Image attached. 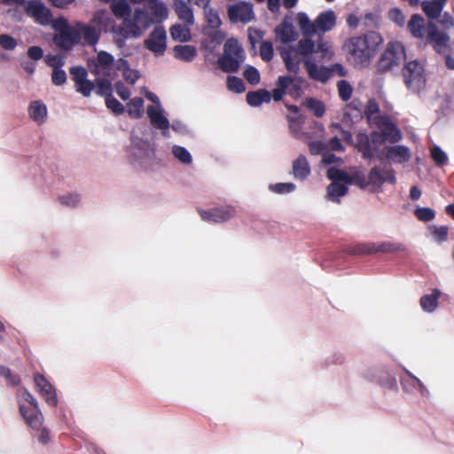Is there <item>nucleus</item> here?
I'll list each match as a JSON object with an SVG mask.
<instances>
[{
    "label": "nucleus",
    "instance_id": "nucleus-23",
    "mask_svg": "<svg viewBox=\"0 0 454 454\" xmlns=\"http://www.w3.org/2000/svg\"><path fill=\"white\" fill-rule=\"evenodd\" d=\"M344 120L357 122L364 117V106L360 99L354 98L345 107Z\"/></svg>",
    "mask_w": 454,
    "mask_h": 454
},
{
    "label": "nucleus",
    "instance_id": "nucleus-59",
    "mask_svg": "<svg viewBox=\"0 0 454 454\" xmlns=\"http://www.w3.org/2000/svg\"><path fill=\"white\" fill-rule=\"evenodd\" d=\"M70 74L73 75V80L76 84L87 79V70L82 67H73L70 68Z\"/></svg>",
    "mask_w": 454,
    "mask_h": 454
},
{
    "label": "nucleus",
    "instance_id": "nucleus-5",
    "mask_svg": "<svg viewBox=\"0 0 454 454\" xmlns=\"http://www.w3.org/2000/svg\"><path fill=\"white\" fill-rule=\"evenodd\" d=\"M387 142L381 131L373 130L370 136L365 132H358L356 137L355 147L365 160H372L378 152V145Z\"/></svg>",
    "mask_w": 454,
    "mask_h": 454
},
{
    "label": "nucleus",
    "instance_id": "nucleus-32",
    "mask_svg": "<svg viewBox=\"0 0 454 454\" xmlns=\"http://www.w3.org/2000/svg\"><path fill=\"white\" fill-rule=\"evenodd\" d=\"M28 114L35 121L43 123L47 116L46 106L40 100L33 101L28 107Z\"/></svg>",
    "mask_w": 454,
    "mask_h": 454
},
{
    "label": "nucleus",
    "instance_id": "nucleus-46",
    "mask_svg": "<svg viewBox=\"0 0 454 454\" xmlns=\"http://www.w3.org/2000/svg\"><path fill=\"white\" fill-rule=\"evenodd\" d=\"M307 108L311 110L315 116L317 117H322L325 112V105L322 101L317 100L313 98H309L306 100L305 103Z\"/></svg>",
    "mask_w": 454,
    "mask_h": 454
},
{
    "label": "nucleus",
    "instance_id": "nucleus-13",
    "mask_svg": "<svg viewBox=\"0 0 454 454\" xmlns=\"http://www.w3.org/2000/svg\"><path fill=\"white\" fill-rule=\"evenodd\" d=\"M167 35L163 27L158 26L151 32L148 39L145 41L146 49L155 55H162L166 51Z\"/></svg>",
    "mask_w": 454,
    "mask_h": 454
},
{
    "label": "nucleus",
    "instance_id": "nucleus-11",
    "mask_svg": "<svg viewBox=\"0 0 454 454\" xmlns=\"http://www.w3.org/2000/svg\"><path fill=\"white\" fill-rule=\"evenodd\" d=\"M25 12L35 22L46 26L51 21V12L41 0H29L26 3Z\"/></svg>",
    "mask_w": 454,
    "mask_h": 454
},
{
    "label": "nucleus",
    "instance_id": "nucleus-41",
    "mask_svg": "<svg viewBox=\"0 0 454 454\" xmlns=\"http://www.w3.org/2000/svg\"><path fill=\"white\" fill-rule=\"evenodd\" d=\"M287 76H279L277 81V87L272 90L271 98L276 101L278 102L282 100L285 94H286L287 90V84L286 82H288Z\"/></svg>",
    "mask_w": 454,
    "mask_h": 454
},
{
    "label": "nucleus",
    "instance_id": "nucleus-12",
    "mask_svg": "<svg viewBox=\"0 0 454 454\" xmlns=\"http://www.w3.org/2000/svg\"><path fill=\"white\" fill-rule=\"evenodd\" d=\"M19 410L26 424L34 430H39L43 425V415L38 403L26 405L19 402Z\"/></svg>",
    "mask_w": 454,
    "mask_h": 454
},
{
    "label": "nucleus",
    "instance_id": "nucleus-33",
    "mask_svg": "<svg viewBox=\"0 0 454 454\" xmlns=\"http://www.w3.org/2000/svg\"><path fill=\"white\" fill-rule=\"evenodd\" d=\"M441 296V292L434 289L432 294H425L420 298L419 303L422 309L426 312H434L438 307V300Z\"/></svg>",
    "mask_w": 454,
    "mask_h": 454
},
{
    "label": "nucleus",
    "instance_id": "nucleus-6",
    "mask_svg": "<svg viewBox=\"0 0 454 454\" xmlns=\"http://www.w3.org/2000/svg\"><path fill=\"white\" fill-rule=\"evenodd\" d=\"M404 83L412 91H419L426 83L424 67L418 60L407 62L403 70Z\"/></svg>",
    "mask_w": 454,
    "mask_h": 454
},
{
    "label": "nucleus",
    "instance_id": "nucleus-34",
    "mask_svg": "<svg viewBox=\"0 0 454 454\" xmlns=\"http://www.w3.org/2000/svg\"><path fill=\"white\" fill-rule=\"evenodd\" d=\"M173 51L176 59L186 62L192 61L197 55L196 48L192 45H176Z\"/></svg>",
    "mask_w": 454,
    "mask_h": 454
},
{
    "label": "nucleus",
    "instance_id": "nucleus-58",
    "mask_svg": "<svg viewBox=\"0 0 454 454\" xmlns=\"http://www.w3.org/2000/svg\"><path fill=\"white\" fill-rule=\"evenodd\" d=\"M52 27L57 32V34H61L62 32H66L73 28L68 24V21L66 18L60 17L52 20Z\"/></svg>",
    "mask_w": 454,
    "mask_h": 454
},
{
    "label": "nucleus",
    "instance_id": "nucleus-16",
    "mask_svg": "<svg viewBox=\"0 0 454 454\" xmlns=\"http://www.w3.org/2000/svg\"><path fill=\"white\" fill-rule=\"evenodd\" d=\"M373 125L380 129L387 141L395 143L402 138L399 129L387 115L379 116Z\"/></svg>",
    "mask_w": 454,
    "mask_h": 454
},
{
    "label": "nucleus",
    "instance_id": "nucleus-53",
    "mask_svg": "<svg viewBox=\"0 0 454 454\" xmlns=\"http://www.w3.org/2000/svg\"><path fill=\"white\" fill-rule=\"evenodd\" d=\"M430 230L431 234L434 236L437 242L442 243L447 240L449 232V228L447 226H432Z\"/></svg>",
    "mask_w": 454,
    "mask_h": 454
},
{
    "label": "nucleus",
    "instance_id": "nucleus-4",
    "mask_svg": "<svg viewBox=\"0 0 454 454\" xmlns=\"http://www.w3.org/2000/svg\"><path fill=\"white\" fill-rule=\"evenodd\" d=\"M405 59L406 52L404 45L397 41L389 42L378 60L376 67L380 73H386L395 67H399Z\"/></svg>",
    "mask_w": 454,
    "mask_h": 454
},
{
    "label": "nucleus",
    "instance_id": "nucleus-2",
    "mask_svg": "<svg viewBox=\"0 0 454 454\" xmlns=\"http://www.w3.org/2000/svg\"><path fill=\"white\" fill-rule=\"evenodd\" d=\"M407 29L424 46L431 45L438 54H445L449 49L450 35L439 30L434 22L426 25L425 19L420 14H413L407 24Z\"/></svg>",
    "mask_w": 454,
    "mask_h": 454
},
{
    "label": "nucleus",
    "instance_id": "nucleus-31",
    "mask_svg": "<svg viewBox=\"0 0 454 454\" xmlns=\"http://www.w3.org/2000/svg\"><path fill=\"white\" fill-rule=\"evenodd\" d=\"M247 102L251 106H259L263 102L269 103L271 99L270 93L265 90L261 89L255 91H249L247 94Z\"/></svg>",
    "mask_w": 454,
    "mask_h": 454
},
{
    "label": "nucleus",
    "instance_id": "nucleus-10",
    "mask_svg": "<svg viewBox=\"0 0 454 454\" xmlns=\"http://www.w3.org/2000/svg\"><path fill=\"white\" fill-rule=\"evenodd\" d=\"M227 14L232 23H249L254 20V7L251 3L239 2L228 6Z\"/></svg>",
    "mask_w": 454,
    "mask_h": 454
},
{
    "label": "nucleus",
    "instance_id": "nucleus-9",
    "mask_svg": "<svg viewBox=\"0 0 454 454\" xmlns=\"http://www.w3.org/2000/svg\"><path fill=\"white\" fill-rule=\"evenodd\" d=\"M386 182L395 184L396 178L393 169H384L380 167L371 168L367 176L368 191L379 192Z\"/></svg>",
    "mask_w": 454,
    "mask_h": 454
},
{
    "label": "nucleus",
    "instance_id": "nucleus-7",
    "mask_svg": "<svg viewBox=\"0 0 454 454\" xmlns=\"http://www.w3.org/2000/svg\"><path fill=\"white\" fill-rule=\"evenodd\" d=\"M405 247L400 243L383 241L379 243L356 244L349 248L348 253L355 255H364L374 253H396L404 251Z\"/></svg>",
    "mask_w": 454,
    "mask_h": 454
},
{
    "label": "nucleus",
    "instance_id": "nucleus-28",
    "mask_svg": "<svg viewBox=\"0 0 454 454\" xmlns=\"http://www.w3.org/2000/svg\"><path fill=\"white\" fill-rule=\"evenodd\" d=\"M147 115L153 126L160 129H168L169 127L168 120L163 115L160 109L154 106H148Z\"/></svg>",
    "mask_w": 454,
    "mask_h": 454
},
{
    "label": "nucleus",
    "instance_id": "nucleus-35",
    "mask_svg": "<svg viewBox=\"0 0 454 454\" xmlns=\"http://www.w3.org/2000/svg\"><path fill=\"white\" fill-rule=\"evenodd\" d=\"M169 32L172 39L176 42H189L192 38L190 28L187 25L175 24L170 27Z\"/></svg>",
    "mask_w": 454,
    "mask_h": 454
},
{
    "label": "nucleus",
    "instance_id": "nucleus-50",
    "mask_svg": "<svg viewBox=\"0 0 454 454\" xmlns=\"http://www.w3.org/2000/svg\"><path fill=\"white\" fill-rule=\"evenodd\" d=\"M270 190L278 194L289 193L294 191L295 184L293 183H278L270 185Z\"/></svg>",
    "mask_w": 454,
    "mask_h": 454
},
{
    "label": "nucleus",
    "instance_id": "nucleus-57",
    "mask_svg": "<svg viewBox=\"0 0 454 454\" xmlns=\"http://www.w3.org/2000/svg\"><path fill=\"white\" fill-rule=\"evenodd\" d=\"M327 177L333 182L341 181L346 184L348 173L335 168H330L327 170Z\"/></svg>",
    "mask_w": 454,
    "mask_h": 454
},
{
    "label": "nucleus",
    "instance_id": "nucleus-45",
    "mask_svg": "<svg viewBox=\"0 0 454 454\" xmlns=\"http://www.w3.org/2000/svg\"><path fill=\"white\" fill-rule=\"evenodd\" d=\"M339 97L342 101H348L353 93V88L347 80H340L337 82Z\"/></svg>",
    "mask_w": 454,
    "mask_h": 454
},
{
    "label": "nucleus",
    "instance_id": "nucleus-47",
    "mask_svg": "<svg viewBox=\"0 0 454 454\" xmlns=\"http://www.w3.org/2000/svg\"><path fill=\"white\" fill-rule=\"evenodd\" d=\"M227 88L229 90L233 91L235 93H242L246 90V85L244 81L237 76H228Z\"/></svg>",
    "mask_w": 454,
    "mask_h": 454
},
{
    "label": "nucleus",
    "instance_id": "nucleus-63",
    "mask_svg": "<svg viewBox=\"0 0 454 454\" xmlns=\"http://www.w3.org/2000/svg\"><path fill=\"white\" fill-rule=\"evenodd\" d=\"M207 20L208 25L213 28H217L222 24L218 12L213 9L207 12Z\"/></svg>",
    "mask_w": 454,
    "mask_h": 454
},
{
    "label": "nucleus",
    "instance_id": "nucleus-17",
    "mask_svg": "<svg viewBox=\"0 0 454 454\" xmlns=\"http://www.w3.org/2000/svg\"><path fill=\"white\" fill-rule=\"evenodd\" d=\"M76 33L79 37V43L82 38L83 39V44L94 46L98 43L100 38V28H97L94 25L84 24L82 22H76L74 24Z\"/></svg>",
    "mask_w": 454,
    "mask_h": 454
},
{
    "label": "nucleus",
    "instance_id": "nucleus-62",
    "mask_svg": "<svg viewBox=\"0 0 454 454\" xmlns=\"http://www.w3.org/2000/svg\"><path fill=\"white\" fill-rule=\"evenodd\" d=\"M52 83L60 86L63 85L67 81V74L66 72L60 68H56L52 70L51 74Z\"/></svg>",
    "mask_w": 454,
    "mask_h": 454
},
{
    "label": "nucleus",
    "instance_id": "nucleus-43",
    "mask_svg": "<svg viewBox=\"0 0 454 454\" xmlns=\"http://www.w3.org/2000/svg\"><path fill=\"white\" fill-rule=\"evenodd\" d=\"M96 93L99 96L107 98L112 95V83L108 79L98 78L95 82Z\"/></svg>",
    "mask_w": 454,
    "mask_h": 454
},
{
    "label": "nucleus",
    "instance_id": "nucleus-14",
    "mask_svg": "<svg viewBox=\"0 0 454 454\" xmlns=\"http://www.w3.org/2000/svg\"><path fill=\"white\" fill-rule=\"evenodd\" d=\"M34 381L35 384L36 390L39 392L40 395L45 400L48 405L51 407H56L58 405V398L56 394V389L47 380V379L40 374H34Z\"/></svg>",
    "mask_w": 454,
    "mask_h": 454
},
{
    "label": "nucleus",
    "instance_id": "nucleus-1",
    "mask_svg": "<svg viewBox=\"0 0 454 454\" xmlns=\"http://www.w3.org/2000/svg\"><path fill=\"white\" fill-rule=\"evenodd\" d=\"M383 43L381 35L374 31L352 36L343 44V51L348 62L356 67H366L376 55L379 46Z\"/></svg>",
    "mask_w": 454,
    "mask_h": 454
},
{
    "label": "nucleus",
    "instance_id": "nucleus-3",
    "mask_svg": "<svg viewBox=\"0 0 454 454\" xmlns=\"http://www.w3.org/2000/svg\"><path fill=\"white\" fill-rule=\"evenodd\" d=\"M244 59V50L238 40L227 39L223 45V54L218 59L220 68L225 73L238 72Z\"/></svg>",
    "mask_w": 454,
    "mask_h": 454
},
{
    "label": "nucleus",
    "instance_id": "nucleus-20",
    "mask_svg": "<svg viewBox=\"0 0 454 454\" xmlns=\"http://www.w3.org/2000/svg\"><path fill=\"white\" fill-rule=\"evenodd\" d=\"M278 51L287 71L297 74L300 71V64L301 62L302 56L294 47H281L278 48Z\"/></svg>",
    "mask_w": 454,
    "mask_h": 454
},
{
    "label": "nucleus",
    "instance_id": "nucleus-29",
    "mask_svg": "<svg viewBox=\"0 0 454 454\" xmlns=\"http://www.w3.org/2000/svg\"><path fill=\"white\" fill-rule=\"evenodd\" d=\"M175 12L179 20H183L185 25L191 26L194 22L192 10L183 0H176L174 4Z\"/></svg>",
    "mask_w": 454,
    "mask_h": 454
},
{
    "label": "nucleus",
    "instance_id": "nucleus-55",
    "mask_svg": "<svg viewBox=\"0 0 454 454\" xmlns=\"http://www.w3.org/2000/svg\"><path fill=\"white\" fill-rule=\"evenodd\" d=\"M244 77L246 78V80L252 85H256L259 83L260 82V74H259V71L252 67V66H248L245 71H244Z\"/></svg>",
    "mask_w": 454,
    "mask_h": 454
},
{
    "label": "nucleus",
    "instance_id": "nucleus-18",
    "mask_svg": "<svg viewBox=\"0 0 454 454\" xmlns=\"http://www.w3.org/2000/svg\"><path fill=\"white\" fill-rule=\"evenodd\" d=\"M200 215L205 221L218 223L232 218L235 215V209L231 207H215L209 210H200Z\"/></svg>",
    "mask_w": 454,
    "mask_h": 454
},
{
    "label": "nucleus",
    "instance_id": "nucleus-40",
    "mask_svg": "<svg viewBox=\"0 0 454 454\" xmlns=\"http://www.w3.org/2000/svg\"><path fill=\"white\" fill-rule=\"evenodd\" d=\"M289 79L288 82H286L287 84V90L286 93L291 95L292 97H300L302 93V83L305 82V80L301 77H292L289 75H286Z\"/></svg>",
    "mask_w": 454,
    "mask_h": 454
},
{
    "label": "nucleus",
    "instance_id": "nucleus-52",
    "mask_svg": "<svg viewBox=\"0 0 454 454\" xmlns=\"http://www.w3.org/2000/svg\"><path fill=\"white\" fill-rule=\"evenodd\" d=\"M172 151L175 157L181 162L184 164H190L192 162V155L184 147L175 145Z\"/></svg>",
    "mask_w": 454,
    "mask_h": 454
},
{
    "label": "nucleus",
    "instance_id": "nucleus-39",
    "mask_svg": "<svg viewBox=\"0 0 454 454\" xmlns=\"http://www.w3.org/2000/svg\"><path fill=\"white\" fill-rule=\"evenodd\" d=\"M315 45L316 44L311 38H303L298 42L297 46L294 48L304 58V59H311V55L315 51Z\"/></svg>",
    "mask_w": 454,
    "mask_h": 454
},
{
    "label": "nucleus",
    "instance_id": "nucleus-48",
    "mask_svg": "<svg viewBox=\"0 0 454 454\" xmlns=\"http://www.w3.org/2000/svg\"><path fill=\"white\" fill-rule=\"evenodd\" d=\"M414 215L421 222H429L435 217V212L430 207H418L415 209Z\"/></svg>",
    "mask_w": 454,
    "mask_h": 454
},
{
    "label": "nucleus",
    "instance_id": "nucleus-44",
    "mask_svg": "<svg viewBox=\"0 0 454 454\" xmlns=\"http://www.w3.org/2000/svg\"><path fill=\"white\" fill-rule=\"evenodd\" d=\"M0 377L4 378L7 384L12 387H18L20 384V378L17 373H13L10 368L0 365Z\"/></svg>",
    "mask_w": 454,
    "mask_h": 454
},
{
    "label": "nucleus",
    "instance_id": "nucleus-22",
    "mask_svg": "<svg viewBox=\"0 0 454 454\" xmlns=\"http://www.w3.org/2000/svg\"><path fill=\"white\" fill-rule=\"evenodd\" d=\"M309 76L317 82H325L332 76V70L325 67H318L310 59H303Z\"/></svg>",
    "mask_w": 454,
    "mask_h": 454
},
{
    "label": "nucleus",
    "instance_id": "nucleus-19",
    "mask_svg": "<svg viewBox=\"0 0 454 454\" xmlns=\"http://www.w3.org/2000/svg\"><path fill=\"white\" fill-rule=\"evenodd\" d=\"M274 32L277 39L283 43H292L298 37V33L294 29L292 19L287 15L285 16L281 23L275 27Z\"/></svg>",
    "mask_w": 454,
    "mask_h": 454
},
{
    "label": "nucleus",
    "instance_id": "nucleus-15",
    "mask_svg": "<svg viewBox=\"0 0 454 454\" xmlns=\"http://www.w3.org/2000/svg\"><path fill=\"white\" fill-rule=\"evenodd\" d=\"M114 61V59L113 55L105 51H101L98 53L97 59L89 60L88 67L95 75H109Z\"/></svg>",
    "mask_w": 454,
    "mask_h": 454
},
{
    "label": "nucleus",
    "instance_id": "nucleus-27",
    "mask_svg": "<svg viewBox=\"0 0 454 454\" xmlns=\"http://www.w3.org/2000/svg\"><path fill=\"white\" fill-rule=\"evenodd\" d=\"M310 174V167L307 158L301 154L293 162V175L298 180H305Z\"/></svg>",
    "mask_w": 454,
    "mask_h": 454
},
{
    "label": "nucleus",
    "instance_id": "nucleus-30",
    "mask_svg": "<svg viewBox=\"0 0 454 454\" xmlns=\"http://www.w3.org/2000/svg\"><path fill=\"white\" fill-rule=\"evenodd\" d=\"M297 21L302 35L307 36H312L317 33L316 26V20L311 21L305 12H299L297 14Z\"/></svg>",
    "mask_w": 454,
    "mask_h": 454
},
{
    "label": "nucleus",
    "instance_id": "nucleus-51",
    "mask_svg": "<svg viewBox=\"0 0 454 454\" xmlns=\"http://www.w3.org/2000/svg\"><path fill=\"white\" fill-rule=\"evenodd\" d=\"M431 157L437 166H443L448 161L447 154L437 145L431 149Z\"/></svg>",
    "mask_w": 454,
    "mask_h": 454
},
{
    "label": "nucleus",
    "instance_id": "nucleus-21",
    "mask_svg": "<svg viewBox=\"0 0 454 454\" xmlns=\"http://www.w3.org/2000/svg\"><path fill=\"white\" fill-rule=\"evenodd\" d=\"M56 46L64 51H70L74 45L79 44V37L76 33L75 26L68 31L56 34L53 37Z\"/></svg>",
    "mask_w": 454,
    "mask_h": 454
},
{
    "label": "nucleus",
    "instance_id": "nucleus-36",
    "mask_svg": "<svg viewBox=\"0 0 454 454\" xmlns=\"http://www.w3.org/2000/svg\"><path fill=\"white\" fill-rule=\"evenodd\" d=\"M127 112L131 118H141L144 113V99L139 97L133 98L127 104Z\"/></svg>",
    "mask_w": 454,
    "mask_h": 454
},
{
    "label": "nucleus",
    "instance_id": "nucleus-38",
    "mask_svg": "<svg viewBox=\"0 0 454 454\" xmlns=\"http://www.w3.org/2000/svg\"><path fill=\"white\" fill-rule=\"evenodd\" d=\"M380 112V110L378 102L374 98H372L368 100L367 105L364 108V116H365L368 122L374 124L378 120L377 118L381 116Z\"/></svg>",
    "mask_w": 454,
    "mask_h": 454
},
{
    "label": "nucleus",
    "instance_id": "nucleus-56",
    "mask_svg": "<svg viewBox=\"0 0 454 454\" xmlns=\"http://www.w3.org/2000/svg\"><path fill=\"white\" fill-rule=\"evenodd\" d=\"M106 106L115 114H121L124 113V106L114 97H113V95L106 98Z\"/></svg>",
    "mask_w": 454,
    "mask_h": 454
},
{
    "label": "nucleus",
    "instance_id": "nucleus-42",
    "mask_svg": "<svg viewBox=\"0 0 454 454\" xmlns=\"http://www.w3.org/2000/svg\"><path fill=\"white\" fill-rule=\"evenodd\" d=\"M355 184L364 190H368L367 177L363 172L356 171L352 174L348 173L347 183Z\"/></svg>",
    "mask_w": 454,
    "mask_h": 454
},
{
    "label": "nucleus",
    "instance_id": "nucleus-26",
    "mask_svg": "<svg viewBox=\"0 0 454 454\" xmlns=\"http://www.w3.org/2000/svg\"><path fill=\"white\" fill-rule=\"evenodd\" d=\"M447 0L423 1L421 8L427 17L430 20H436L441 16Z\"/></svg>",
    "mask_w": 454,
    "mask_h": 454
},
{
    "label": "nucleus",
    "instance_id": "nucleus-54",
    "mask_svg": "<svg viewBox=\"0 0 454 454\" xmlns=\"http://www.w3.org/2000/svg\"><path fill=\"white\" fill-rule=\"evenodd\" d=\"M95 89V82L86 79L75 85L77 92L81 93L83 97H90L91 91Z\"/></svg>",
    "mask_w": 454,
    "mask_h": 454
},
{
    "label": "nucleus",
    "instance_id": "nucleus-37",
    "mask_svg": "<svg viewBox=\"0 0 454 454\" xmlns=\"http://www.w3.org/2000/svg\"><path fill=\"white\" fill-rule=\"evenodd\" d=\"M347 192L348 187L345 183L333 182L327 187V197L333 201H339V198L346 195Z\"/></svg>",
    "mask_w": 454,
    "mask_h": 454
},
{
    "label": "nucleus",
    "instance_id": "nucleus-60",
    "mask_svg": "<svg viewBox=\"0 0 454 454\" xmlns=\"http://www.w3.org/2000/svg\"><path fill=\"white\" fill-rule=\"evenodd\" d=\"M0 45L6 51H12L17 46V41L9 35L2 34L0 35Z\"/></svg>",
    "mask_w": 454,
    "mask_h": 454
},
{
    "label": "nucleus",
    "instance_id": "nucleus-61",
    "mask_svg": "<svg viewBox=\"0 0 454 454\" xmlns=\"http://www.w3.org/2000/svg\"><path fill=\"white\" fill-rule=\"evenodd\" d=\"M389 19L396 23L398 26L403 27L405 22V16L403 12L398 8H393L388 12Z\"/></svg>",
    "mask_w": 454,
    "mask_h": 454
},
{
    "label": "nucleus",
    "instance_id": "nucleus-24",
    "mask_svg": "<svg viewBox=\"0 0 454 454\" xmlns=\"http://www.w3.org/2000/svg\"><path fill=\"white\" fill-rule=\"evenodd\" d=\"M336 25V15L332 10L320 12L316 19L317 32H328Z\"/></svg>",
    "mask_w": 454,
    "mask_h": 454
},
{
    "label": "nucleus",
    "instance_id": "nucleus-49",
    "mask_svg": "<svg viewBox=\"0 0 454 454\" xmlns=\"http://www.w3.org/2000/svg\"><path fill=\"white\" fill-rule=\"evenodd\" d=\"M273 45L270 41H264L260 45V56L264 61H270L273 59Z\"/></svg>",
    "mask_w": 454,
    "mask_h": 454
},
{
    "label": "nucleus",
    "instance_id": "nucleus-25",
    "mask_svg": "<svg viewBox=\"0 0 454 454\" xmlns=\"http://www.w3.org/2000/svg\"><path fill=\"white\" fill-rule=\"evenodd\" d=\"M386 158L397 163H404L410 160L411 153L408 147L403 145L389 146L386 149Z\"/></svg>",
    "mask_w": 454,
    "mask_h": 454
},
{
    "label": "nucleus",
    "instance_id": "nucleus-8",
    "mask_svg": "<svg viewBox=\"0 0 454 454\" xmlns=\"http://www.w3.org/2000/svg\"><path fill=\"white\" fill-rule=\"evenodd\" d=\"M111 10L113 14L118 19H124V24L129 28L138 29V23L143 17H146L144 10L137 9L134 12L133 20L128 19L130 15L131 8L125 0L114 1L111 4Z\"/></svg>",
    "mask_w": 454,
    "mask_h": 454
},
{
    "label": "nucleus",
    "instance_id": "nucleus-64",
    "mask_svg": "<svg viewBox=\"0 0 454 454\" xmlns=\"http://www.w3.org/2000/svg\"><path fill=\"white\" fill-rule=\"evenodd\" d=\"M45 62L49 67H51L53 69L60 68L65 64L64 59L59 55H48L45 59Z\"/></svg>",
    "mask_w": 454,
    "mask_h": 454
}]
</instances>
